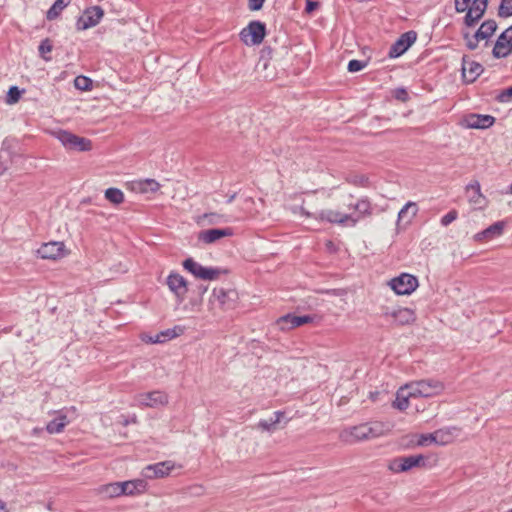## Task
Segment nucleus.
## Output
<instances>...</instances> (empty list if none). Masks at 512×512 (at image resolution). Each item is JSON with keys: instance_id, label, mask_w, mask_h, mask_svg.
Returning <instances> with one entry per match:
<instances>
[{"instance_id": "nucleus-1", "label": "nucleus", "mask_w": 512, "mask_h": 512, "mask_svg": "<svg viewBox=\"0 0 512 512\" xmlns=\"http://www.w3.org/2000/svg\"><path fill=\"white\" fill-rule=\"evenodd\" d=\"M301 214L306 217H314L317 220L320 221H326L333 224H347L350 222L349 225L354 226L356 225L358 218H354L352 215L349 214H343L339 211L332 210V209H325L320 211L317 214H311L309 211L305 210L303 207H301Z\"/></svg>"}, {"instance_id": "nucleus-2", "label": "nucleus", "mask_w": 512, "mask_h": 512, "mask_svg": "<svg viewBox=\"0 0 512 512\" xmlns=\"http://www.w3.org/2000/svg\"><path fill=\"white\" fill-rule=\"evenodd\" d=\"M426 460L427 457L422 454L398 457L389 463L388 468L393 473L407 472L416 467H425Z\"/></svg>"}, {"instance_id": "nucleus-3", "label": "nucleus", "mask_w": 512, "mask_h": 512, "mask_svg": "<svg viewBox=\"0 0 512 512\" xmlns=\"http://www.w3.org/2000/svg\"><path fill=\"white\" fill-rule=\"evenodd\" d=\"M55 136L65 148L70 150L89 151L92 148V144L89 139L79 137L65 130L57 131Z\"/></svg>"}, {"instance_id": "nucleus-4", "label": "nucleus", "mask_w": 512, "mask_h": 512, "mask_svg": "<svg viewBox=\"0 0 512 512\" xmlns=\"http://www.w3.org/2000/svg\"><path fill=\"white\" fill-rule=\"evenodd\" d=\"M266 35V26L260 21H251L240 32V38L246 45H259Z\"/></svg>"}, {"instance_id": "nucleus-5", "label": "nucleus", "mask_w": 512, "mask_h": 512, "mask_svg": "<svg viewBox=\"0 0 512 512\" xmlns=\"http://www.w3.org/2000/svg\"><path fill=\"white\" fill-rule=\"evenodd\" d=\"M183 267L193 276L202 280H215L221 274L219 268L204 267L192 258H187L183 262Z\"/></svg>"}, {"instance_id": "nucleus-6", "label": "nucleus", "mask_w": 512, "mask_h": 512, "mask_svg": "<svg viewBox=\"0 0 512 512\" xmlns=\"http://www.w3.org/2000/svg\"><path fill=\"white\" fill-rule=\"evenodd\" d=\"M391 289L398 295H409L418 287V280L415 276L402 273L400 276L390 280Z\"/></svg>"}, {"instance_id": "nucleus-7", "label": "nucleus", "mask_w": 512, "mask_h": 512, "mask_svg": "<svg viewBox=\"0 0 512 512\" xmlns=\"http://www.w3.org/2000/svg\"><path fill=\"white\" fill-rule=\"evenodd\" d=\"M339 438L348 444L371 439L367 423L342 430L339 434Z\"/></svg>"}, {"instance_id": "nucleus-8", "label": "nucleus", "mask_w": 512, "mask_h": 512, "mask_svg": "<svg viewBox=\"0 0 512 512\" xmlns=\"http://www.w3.org/2000/svg\"><path fill=\"white\" fill-rule=\"evenodd\" d=\"M238 299L234 289L215 288L211 295V303H217L221 309H231Z\"/></svg>"}, {"instance_id": "nucleus-9", "label": "nucleus", "mask_w": 512, "mask_h": 512, "mask_svg": "<svg viewBox=\"0 0 512 512\" xmlns=\"http://www.w3.org/2000/svg\"><path fill=\"white\" fill-rule=\"evenodd\" d=\"M104 15V11L100 6H92L87 8L82 16L77 20L76 26L78 30H87L96 26Z\"/></svg>"}, {"instance_id": "nucleus-10", "label": "nucleus", "mask_w": 512, "mask_h": 512, "mask_svg": "<svg viewBox=\"0 0 512 512\" xmlns=\"http://www.w3.org/2000/svg\"><path fill=\"white\" fill-rule=\"evenodd\" d=\"M492 52L495 58H504L512 52V26L501 33Z\"/></svg>"}, {"instance_id": "nucleus-11", "label": "nucleus", "mask_w": 512, "mask_h": 512, "mask_svg": "<svg viewBox=\"0 0 512 512\" xmlns=\"http://www.w3.org/2000/svg\"><path fill=\"white\" fill-rule=\"evenodd\" d=\"M417 33L415 31H408L403 33L399 39L390 47L389 57L396 58L404 54L409 47L416 41Z\"/></svg>"}, {"instance_id": "nucleus-12", "label": "nucleus", "mask_w": 512, "mask_h": 512, "mask_svg": "<svg viewBox=\"0 0 512 512\" xmlns=\"http://www.w3.org/2000/svg\"><path fill=\"white\" fill-rule=\"evenodd\" d=\"M386 318H392L397 325H409L416 320L415 312L409 308L389 309L383 312Z\"/></svg>"}, {"instance_id": "nucleus-13", "label": "nucleus", "mask_w": 512, "mask_h": 512, "mask_svg": "<svg viewBox=\"0 0 512 512\" xmlns=\"http://www.w3.org/2000/svg\"><path fill=\"white\" fill-rule=\"evenodd\" d=\"M136 400L139 405L145 407H158L168 404V396L161 391H153L148 393H141L137 395Z\"/></svg>"}, {"instance_id": "nucleus-14", "label": "nucleus", "mask_w": 512, "mask_h": 512, "mask_svg": "<svg viewBox=\"0 0 512 512\" xmlns=\"http://www.w3.org/2000/svg\"><path fill=\"white\" fill-rule=\"evenodd\" d=\"M169 289L173 292L179 302H182L187 294V281L178 273H171L166 281Z\"/></svg>"}, {"instance_id": "nucleus-15", "label": "nucleus", "mask_w": 512, "mask_h": 512, "mask_svg": "<svg viewBox=\"0 0 512 512\" xmlns=\"http://www.w3.org/2000/svg\"><path fill=\"white\" fill-rule=\"evenodd\" d=\"M38 255L43 259H58L65 255V245L60 241L44 243L38 250Z\"/></svg>"}, {"instance_id": "nucleus-16", "label": "nucleus", "mask_w": 512, "mask_h": 512, "mask_svg": "<svg viewBox=\"0 0 512 512\" xmlns=\"http://www.w3.org/2000/svg\"><path fill=\"white\" fill-rule=\"evenodd\" d=\"M495 122V118L491 115L481 114H468L463 118V125L466 128L472 129H486L492 126Z\"/></svg>"}, {"instance_id": "nucleus-17", "label": "nucleus", "mask_w": 512, "mask_h": 512, "mask_svg": "<svg viewBox=\"0 0 512 512\" xmlns=\"http://www.w3.org/2000/svg\"><path fill=\"white\" fill-rule=\"evenodd\" d=\"M313 321V317L309 315L297 316L287 314L280 317L277 321L281 330H290Z\"/></svg>"}, {"instance_id": "nucleus-18", "label": "nucleus", "mask_w": 512, "mask_h": 512, "mask_svg": "<svg viewBox=\"0 0 512 512\" xmlns=\"http://www.w3.org/2000/svg\"><path fill=\"white\" fill-rule=\"evenodd\" d=\"M483 67L480 63L471 61L466 57L462 60V77L466 83L474 82L483 72Z\"/></svg>"}, {"instance_id": "nucleus-19", "label": "nucleus", "mask_w": 512, "mask_h": 512, "mask_svg": "<svg viewBox=\"0 0 512 512\" xmlns=\"http://www.w3.org/2000/svg\"><path fill=\"white\" fill-rule=\"evenodd\" d=\"M487 3V0H473L465 16V24L467 26H473L483 16Z\"/></svg>"}, {"instance_id": "nucleus-20", "label": "nucleus", "mask_w": 512, "mask_h": 512, "mask_svg": "<svg viewBox=\"0 0 512 512\" xmlns=\"http://www.w3.org/2000/svg\"><path fill=\"white\" fill-rule=\"evenodd\" d=\"M232 235L233 230L231 228H216L201 231L198 235V239L205 244H212L217 242L221 238L230 237Z\"/></svg>"}, {"instance_id": "nucleus-21", "label": "nucleus", "mask_w": 512, "mask_h": 512, "mask_svg": "<svg viewBox=\"0 0 512 512\" xmlns=\"http://www.w3.org/2000/svg\"><path fill=\"white\" fill-rule=\"evenodd\" d=\"M444 384L436 379L420 380V394L422 398L434 397L441 394L444 390Z\"/></svg>"}, {"instance_id": "nucleus-22", "label": "nucleus", "mask_w": 512, "mask_h": 512, "mask_svg": "<svg viewBox=\"0 0 512 512\" xmlns=\"http://www.w3.org/2000/svg\"><path fill=\"white\" fill-rule=\"evenodd\" d=\"M174 468V464L171 461L159 462L154 465H148L143 470V475L146 478H159L169 474Z\"/></svg>"}, {"instance_id": "nucleus-23", "label": "nucleus", "mask_w": 512, "mask_h": 512, "mask_svg": "<svg viewBox=\"0 0 512 512\" xmlns=\"http://www.w3.org/2000/svg\"><path fill=\"white\" fill-rule=\"evenodd\" d=\"M503 231H504L503 222H496V223L490 225L488 228L475 234L474 240L477 242H487V241L493 240V239L499 237L500 235H502Z\"/></svg>"}, {"instance_id": "nucleus-24", "label": "nucleus", "mask_w": 512, "mask_h": 512, "mask_svg": "<svg viewBox=\"0 0 512 512\" xmlns=\"http://www.w3.org/2000/svg\"><path fill=\"white\" fill-rule=\"evenodd\" d=\"M161 185L154 179H144L132 182L131 189L137 193H156Z\"/></svg>"}, {"instance_id": "nucleus-25", "label": "nucleus", "mask_w": 512, "mask_h": 512, "mask_svg": "<svg viewBox=\"0 0 512 512\" xmlns=\"http://www.w3.org/2000/svg\"><path fill=\"white\" fill-rule=\"evenodd\" d=\"M122 495H134L142 493L146 489V482L142 479H135L121 482Z\"/></svg>"}, {"instance_id": "nucleus-26", "label": "nucleus", "mask_w": 512, "mask_h": 512, "mask_svg": "<svg viewBox=\"0 0 512 512\" xmlns=\"http://www.w3.org/2000/svg\"><path fill=\"white\" fill-rule=\"evenodd\" d=\"M367 425H368L369 434H370L371 439L386 435L392 429V426L390 423L381 422V421L368 422Z\"/></svg>"}, {"instance_id": "nucleus-27", "label": "nucleus", "mask_w": 512, "mask_h": 512, "mask_svg": "<svg viewBox=\"0 0 512 512\" xmlns=\"http://www.w3.org/2000/svg\"><path fill=\"white\" fill-rule=\"evenodd\" d=\"M14 156L13 151L4 142L0 149V175H3L11 167Z\"/></svg>"}, {"instance_id": "nucleus-28", "label": "nucleus", "mask_w": 512, "mask_h": 512, "mask_svg": "<svg viewBox=\"0 0 512 512\" xmlns=\"http://www.w3.org/2000/svg\"><path fill=\"white\" fill-rule=\"evenodd\" d=\"M274 416L275 418H270L269 420H260L257 427L263 431L274 432L277 429V424L282 420L284 412L276 411Z\"/></svg>"}, {"instance_id": "nucleus-29", "label": "nucleus", "mask_w": 512, "mask_h": 512, "mask_svg": "<svg viewBox=\"0 0 512 512\" xmlns=\"http://www.w3.org/2000/svg\"><path fill=\"white\" fill-rule=\"evenodd\" d=\"M99 493L106 498L122 496L121 482H113L99 488Z\"/></svg>"}, {"instance_id": "nucleus-30", "label": "nucleus", "mask_w": 512, "mask_h": 512, "mask_svg": "<svg viewBox=\"0 0 512 512\" xmlns=\"http://www.w3.org/2000/svg\"><path fill=\"white\" fill-rule=\"evenodd\" d=\"M69 423L66 415H59L55 419L51 420L47 426L46 430L50 434L60 433L63 431V429L66 427V425Z\"/></svg>"}, {"instance_id": "nucleus-31", "label": "nucleus", "mask_w": 512, "mask_h": 512, "mask_svg": "<svg viewBox=\"0 0 512 512\" xmlns=\"http://www.w3.org/2000/svg\"><path fill=\"white\" fill-rule=\"evenodd\" d=\"M497 29V24L494 20H487L483 22L480 28L475 32L476 37H480L482 40L491 37Z\"/></svg>"}, {"instance_id": "nucleus-32", "label": "nucleus", "mask_w": 512, "mask_h": 512, "mask_svg": "<svg viewBox=\"0 0 512 512\" xmlns=\"http://www.w3.org/2000/svg\"><path fill=\"white\" fill-rule=\"evenodd\" d=\"M71 0H56L51 8L47 11V19L54 20L56 19L62 10L70 4Z\"/></svg>"}, {"instance_id": "nucleus-33", "label": "nucleus", "mask_w": 512, "mask_h": 512, "mask_svg": "<svg viewBox=\"0 0 512 512\" xmlns=\"http://www.w3.org/2000/svg\"><path fill=\"white\" fill-rule=\"evenodd\" d=\"M431 438L436 444L446 445L453 440V433L450 429H439L434 432V437Z\"/></svg>"}, {"instance_id": "nucleus-34", "label": "nucleus", "mask_w": 512, "mask_h": 512, "mask_svg": "<svg viewBox=\"0 0 512 512\" xmlns=\"http://www.w3.org/2000/svg\"><path fill=\"white\" fill-rule=\"evenodd\" d=\"M409 399L410 398L407 396L405 390L400 387L396 393V399L393 402V407L400 411H404L409 406Z\"/></svg>"}, {"instance_id": "nucleus-35", "label": "nucleus", "mask_w": 512, "mask_h": 512, "mask_svg": "<svg viewBox=\"0 0 512 512\" xmlns=\"http://www.w3.org/2000/svg\"><path fill=\"white\" fill-rule=\"evenodd\" d=\"M410 209H412V216L409 217V219L407 220V223H409L412 220V218L416 216V214L418 212L417 204L415 202H411V201L407 202L398 213V224L403 219H405V217L408 215Z\"/></svg>"}, {"instance_id": "nucleus-36", "label": "nucleus", "mask_w": 512, "mask_h": 512, "mask_svg": "<svg viewBox=\"0 0 512 512\" xmlns=\"http://www.w3.org/2000/svg\"><path fill=\"white\" fill-rule=\"evenodd\" d=\"M402 389L405 390V392L407 393V396L409 398H421V394H420V380L419 381H412V382H409L403 386H401Z\"/></svg>"}, {"instance_id": "nucleus-37", "label": "nucleus", "mask_w": 512, "mask_h": 512, "mask_svg": "<svg viewBox=\"0 0 512 512\" xmlns=\"http://www.w3.org/2000/svg\"><path fill=\"white\" fill-rule=\"evenodd\" d=\"M105 198L113 204H120L124 201V194L120 189L108 188L105 191Z\"/></svg>"}, {"instance_id": "nucleus-38", "label": "nucleus", "mask_w": 512, "mask_h": 512, "mask_svg": "<svg viewBox=\"0 0 512 512\" xmlns=\"http://www.w3.org/2000/svg\"><path fill=\"white\" fill-rule=\"evenodd\" d=\"M74 86L81 91H89L92 89V80L86 76H77L74 79Z\"/></svg>"}, {"instance_id": "nucleus-39", "label": "nucleus", "mask_w": 512, "mask_h": 512, "mask_svg": "<svg viewBox=\"0 0 512 512\" xmlns=\"http://www.w3.org/2000/svg\"><path fill=\"white\" fill-rule=\"evenodd\" d=\"M467 192H472L473 194L470 196V201L479 204V198H481V192H480V184L479 182L475 181L473 183H470L466 187Z\"/></svg>"}, {"instance_id": "nucleus-40", "label": "nucleus", "mask_w": 512, "mask_h": 512, "mask_svg": "<svg viewBox=\"0 0 512 512\" xmlns=\"http://www.w3.org/2000/svg\"><path fill=\"white\" fill-rule=\"evenodd\" d=\"M183 333V328L180 326H175L172 329H167L160 332L163 342L173 339Z\"/></svg>"}, {"instance_id": "nucleus-41", "label": "nucleus", "mask_w": 512, "mask_h": 512, "mask_svg": "<svg viewBox=\"0 0 512 512\" xmlns=\"http://www.w3.org/2000/svg\"><path fill=\"white\" fill-rule=\"evenodd\" d=\"M52 44H51V41L46 38L44 39L40 45H39V53L41 55V57L45 60V61H49L50 60V57H47L46 54L50 53L52 51Z\"/></svg>"}, {"instance_id": "nucleus-42", "label": "nucleus", "mask_w": 512, "mask_h": 512, "mask_svg": "<svg viewBox=\"0 0 512 512\" xmlns=\"http://www.w3.org/2000/svg\"><path fill=\"white\" fill-rule=\"evenodd\" d=\"M354 208L360 214H363V215H370L371 214V205H370V202L368 200H366V199L359 200L355 204Z\"/></svg>"}, {"instance_id": "nucleus-43", "label": "nucleus", "mask_w": 512, "mask_h": 512, "mask_svg": "<svg viewBox=\"0 0 512 512\" xmlns=\"http://www.w3.org/2000/svg\"><path fill=\"white\" fill-rule=\"evenodd\" d=\"M498 13L501 17L512 16V0H502Z\"/></svg>"}, {"instance_id": "nucleus-44", "label": "nucleus", "mask_w": 512, "mask_h": 512, "mask_svg": "<svg viewBox=\"0 0 512 512\" xmlns=\"http://www.w3.org/2000/svg\"><path fill=\"white\" fill-rule=\"evenodd\" d=\"M21 96V92L16 86H12L7 94V103L8 104H14L16 103Z\"/></svg>"}, {"instance_id": "nucleus-45", "label": "nucleus", "mask_w": 512, "mask_h": 512, "mask_svg": "<svg viewBox=\"0 0 512 512\" xmlns=\"http://www.w3.org/2000/svg\"><path fill=\"white\" fill-rule=\"evenodd\" d=\"M431 437H434V432L430 433V434L418 435L416 445L417 446H427L431 443H434V440Z\"/></svg>"}, {"instance_id": "nucleus-46", "label": "nucleus", "mask_w": 512, "mask_h": 512, "mask_svg": "<svg viewBox=\"0 0 512 512\" xmlns=\"http://www.w3.org/2000/svg\"><path fill=\"white\" fill-rule=\"evenodd\" d=\"M366 65H367L366 62L354 59L348 63V71L352 72V73L358 72V71L362 70L363 68H365Z\"/></svg>"}, {"instance_id": "nucleus-47", "label": "nucleus", "mask_w": 512, "mask_h": 512, "mask_svg": "<svg viewBox=\"0 0 512 512\" xmlns=\"http://www.w3.org/2000/svg\"><path fill=\"white\" fill-rule=\"evenodd\" d=\"M457 217H458L457 211L452 210L442 217L441 224L443 226H448L450 223H452L454 220H456Z\"/></svg>"}, {"instance_id": "nucleus-48", "label": "nucleus", "mask_w": 512, "mask_h": 512, "mask_svg": "<svg viewBox=\"0 0 512 512\" xmlns=\"http://www.w3.org/2000/svg\"><path fill=\"white\" fill-rule=\"evenodd\" d=\"M500 102H509L512 99V86L503 90L497 97Z\"/></svg>"}, {"instance_id": "nucleus-49", "label": "nucleus", "mask_w": 512, "mask_h": 512, "mask_svg": "<svg viewBox=\"0 0 512 512\" xmlns=\"http://www.w3.org/2000/svg\"><path fill=\"white\" fill-rule=\"evenodd\" d=\"M471 0H455V8L457 12H464L470 6Z\"/></svg>"}, {"instance_id": "nucleus-50", "label": "nucleus", "mask_w": 512, "mask_h": 512, "mask_svg": "<svg viewBox=\"0 0 512 512\" xmlns=\"http://www.w3.org/2000/svg\"><path fill=\"white\" fill-rule=\"evenodd\" d=\"M204 218L208 219V223L209 224H218L221 222L223 216L222 215H219L217 213H209V214H205L203 216Z\"/></svg>"}, {"instance_id": "nucleus-51", "label": "nucleus", "mask_w": 512, "mask_h": 512, "mask_svg": "<svg viewBox=\"0 0 512 512\" xmlns=\"http://www.w3.org/2000/svg\"><path fill=\"white\" fill-rule=\"evenodd\" d=\"M467 38V47L470 49V50H474L477 48L478 46V43L480 40H482L480 37H476V33L474 35H472L470 38Z\"/></svg>"}, {"instance_id": "nucleus-52", "label": "nucleus", "mask_w": 512, "mask_h": 512, "mask_svg": "<svg viewBox=\"0 0 512 512\" xmlns=\"http://www.w3.org/2000/svg\"><path fill=\"white\" fill-rule=\"evenodd\" d=\"M394 96L396 99L403 101V102L407 101L409 98L407 91L403 88L396 89L394 92Z\"/></svg>"}, {"instance_id": "nucleus-53", "label": "nucleus", "mask_w": 512, "mask_h": 512, "mask_svg": "<svg viewBox=\"0 0 512 512\" xmlns=\"http://www.w3.org/2000/svg\"><path fill=\"white\" fill-rule=\"evenodd\" d=\"M265 0H249L248 7L251 11L260 10L263 7Z\"/></svg>"}, {"instance_id": "nucleus-54", "label": "nucleus", "mask_w": 512, "mask_h": 512, "mask_svg": "<svg viewBox=\"0 0 512 512\" xmlns=\"http://www.w3.org/2000/svg\"><path fill=\"white\" fill-rule=\"evenodd\" d=\"M143 340L145 342L153 343V344L163 343L160 333L156 334L155 336H147V337L143 338Z\"/></svg>"}, {"instance_id": "nucleus-55", "label": "nucleus", "mask_w": 512, "mask_h": 512, "mask_svg": "<svg viewBox=\"0 0 512 512\" xmlns=\"http://www.w3.org/2000/svg\"><path fill=\"white\" fill-rule=\"evenodd\" d=\"M318 3L317 2H314V1H311V0H307L306 1V12L307 13H311L313 12L317 7H318Z\"/></svg>"}, {"instance_id": "nucleus-56", "label": "nucleus", "mask_w": 512, "mask_h": 512, "mask_svg": "<svg viewBox=\"0 0 512 512\" xmlns=\"http://www.w3.org/2000/svg\"><path fill=\"white\" fill-rule=\"evenodd\" d=\"M235 197H236V193L232 194L231 196H229L227 202L231 203L235 199Z\"/></svg>"}, {"instance_id": "nucleus-57", "label": "nucleus", "mask_w": 512, "mask_h": 512, "mask_svg": "<svg viewBox=\"0 0 512 512\" xmlns=\"http://www.w3.org/2000/svg\"><path fill=\"white\" fill-rule=\"evenodd\" d=\"M0 512H6V508L1 501H0Z\"/></svg>"}, {"instance_id": "nucleus-58", "label": "nucleus", "mask_w": 512, "mask_h": 512, "mask_svg": "<svg viewBox=\"0 0 512 512\" xmlns=\"http://www.w3.org/2000/svg\"><path fill=\"white\" fill-rule=\"evenodd\" d=\"M376 395H378V392H375V395L371 393V398L374 400V398H376Z\"/></svg>"}, {"instance_id": "nucleus-59", "label": "nucleus", "mask_w": 512, "mask_h": 512, "mask_svg": "<svg viewBox=\"0 0 512 512\" xmlns=\"http://www.w3.org/2000/svg\"><path fill=\"white\" fill-rule=\"evenodd\" d=\"M376 395H378V392H375V395L371 393V398L374 400V398H376Z\"/></svg>"}, {"instance_id": "nucleus-60", "label": "nucleus", "mask_w": 512, "mask_h": 512, "mask_svg": "<svg viewBox=\"0 0 512 512\" xmlns=\"http://www.w3.org/2000/svg\"><path fill=\"white\" fill-rule=\"evenodd\" d=\"M376 395H378V392H375V395L371 393V398L374 400V398H376Z\"/></svg>"}, {"instance_id": "nucleus-61", "label": "nucleus", "mask_w": 512, "mask_h": 512, "mask_svg": "<svg viewBox=\"0 0 512 512\" xmlns=\"http://www.w3.org/2000/svg\"><path fill=\"white\" fill-rule=\"evenodd\" d=\"M509 512H512V509Z\"/></svg>"}]
</instances>
